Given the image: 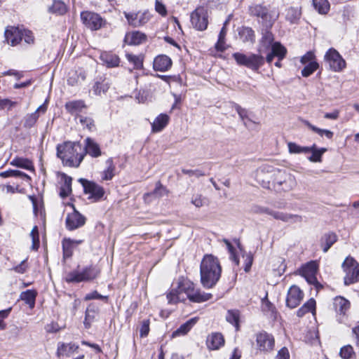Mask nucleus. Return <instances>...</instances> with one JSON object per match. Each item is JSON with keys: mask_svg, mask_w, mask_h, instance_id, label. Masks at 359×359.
<instances>
[{"mask_svg": "<svg viewBox=\"0 0 359 359\" xmlns=\"http://www.w3.org/2000/svg\"><path fill=\"white\" fill-rule=\"evenodd\" d=\"M212 294L201 292L194 287V284L189 280H183L179 283L176 290H172L168 294V303L176 304L189 299L195 303L206 302L212 298Z\"/></svg>", "mask_w": 359, "mask_h": 359, "instance_id": "f257e3e1", "label": "nucleus"}, {"mask_svg": "<svg viewBox=\"0 0 359 359\" xmlns=\"http://www.w3.org/2000/svg\"><path fill=\"white\" fill-rule=\"evenodd\" d=\"M200 273L202 285L207 289L213 287L219 281L222 273L218 259L212 255H205L201 263Z\"/></svg>", "mask_w": 359, "mask_h": 359, "instance_id": "f03ea898", "label": "nucleus"}, {"mask_svg": "<svg viewBox=\"0 0 359 359\" xmlns=\"http://www.w3.org/2000/svg\"><path fill=\"white\" fill-rule=\"evenodd\" d=\"M57 156L63 164L69 167H79L85 154L79 142H67L57 147Z\"/></svg>", "mask_w": 359, "mask_h": 359, "instance_id": "7ed1b4c3", "label": "nucleus"}, {"mask_svg": "<svg viewBox=\"0 0 359 359\" xmlns=\"http://www.w3.org/2000/svg\"><path fill=\"white\" fill-rule=\"evenodd\" d=\"M232 57L238 65L245 66L255 72L258 71L265 61L264 57L260 54L245 55L241 53H235Z\"/></svg>", "mask_w": 359, "mask_h": 359, "instance_id": "20e7f679", "label": "nucleus"}, {"mask_svg": "<svg viewBox=\"0 0 359 359\" xmlns=\"http://www.w3.org/2000/svg\"><path fill=\"white\" fill-rule=\"evenodd\" d=\"M99 273V271L93 266L84 268L82 271H74L67 273L65 276V280L67 283H80L88 281L95 278Z\"/></svg>", "mask_w": 359, "mask_h": 359, "instance_id": "39448f33", "label": "nucleus"}, {"mask_svg": "<svg viewBox=\"0 0 359 359\" xmlns=\"http://www.w3.org/2000/svg\"><path fill=\"white\" fill-rule=\"evenodd\" d=\"M342 268L346 273L344 276L345 285H348L359 280V263L353 257H346L342 264Z\"/></svg>", "mask_w": 359, "mask_h": 359, "instance_id": "423d86ee", "label": "nucleus"}, {"mask_svg": "<svg viewBox=\"0 0 359 359\" xmlns=\"http://www.w3.org/2000/svg\"><path fill=\"white\" fill-rule=\"evenodd\" d=\"M255 212L259 214H266L271 215L276 219L281 220L284 222L290 224L301 223L302 222V217L300 215L273 211L266 207H257Z\"/></svg>", "mask_w": 359, "mask_h": 359, "instance_id": "0eeeda50", "label": "nucleus"}, {"mask_svg": "<svg viewBox=\"0 0 359 359\" xmlns=\"http://www.w3.org/2000/svg\"><path fill=\"white\" fill-rule=\"evenodd\" d=\"M272 182L277 189L283 191L291 190L296 186L294 177L283 170L277 172Z\"/></svg>", "mask_w": 359, "mask_h": 359, "instance_id": "6e6552de", "label": "nucleus"}, {"mask_svg": "<svg viewBox=\"0 0 359 359\" xmlns=\"http://www.w3.org/2000/svg\"><path fill=\"white\" fill-rule=\"evenodd\" d=\"M325 62L334 72H341L346 67V62L339 53L333 48H330L324 56Z\"/></svg>", "mask_w": 359, "mask_h": 359, "instance_id": "1a4fd4ad", "label": "nucleus"}, {"mask_svg": "<svg viewBox=\"0 0 359 359\" xmlns=\"http://www.w3.org/2000/svg\"><path fill=\"white\" fill-rule=\"evenodd\" d=\"M279 170L280 169L272 165L265 163L257 170L255 177L258 182H262L264 186L268 185Z\"/></svg>", "mask_w": 359, "mask_h": 359, "instance_id": "9d476101", "label": "nucleus"}, {"mask_svg": "<svg viewBox=\"0 0 359 359\" xmlns=\"http://www.w3.org/2000/svg\"><path fill=\"white\" fill-rule=\"evenodd\" d=\"M256 344L259 351L269 353L274 349L275 339L272 334L262 331L257 334Z\"/></svg>", "mask_w": 359, "mask_h": 359, "instance_id": "9b49d317", "label": "nucleus"}, {"mask_svg": "<svg viewBox=\"0 0 359 359\" xmlns=\"http://www.w3.org/2000/svg\"><path fill=\"white\" fill-rule=\"evenodd\" d=\"M191 22L199 31L206 29L208 24L207 10L203 7L197 8L191 14Z\"/></svg>", "mask_w": 359, "mask_h": 359, "instance_id": "f8f14e48", "label": "nucleus"}, {"mask_svg": "<svg viewBox=\"0 0 359 359\" xmlns=\"http://www.w3.org/2000/svg\"><path fill=\"white\" fill-rule=\"evenodd\" d=\"M81 19L83 23L92 30L100 29L104 22L103 19L99 14L90 11L82 12Z\"/></svg>", "mask_w": 359, "mask_h": 359, "instance_id": "ddd939ff", "label": "nucleus"}, {"mask_svg": "<svg viewBox=\"0 0 359 359\" xmlns=\"http://www.w3.org/2000/svg\"><path fill=\"white\" fill-rule=\"evenodd\" d=\"M79 181L83 187L85 193L90 195V198L97 201L103 197L104 190L101 186L84 179H80Z\"/></svg>", "mask_w": 359, "mask_h": 359, "instance_id": "4468645a", "label": "nucleus"}, {"mask_svg": "<svg viewBox=\"0 0 359 359\" xmlns=\"http://www.w3.org/2000/svg\"><path fill=\"white\" fill-rule=\"evenodd\" d=\"M65 222L67 229L72 231L83 226L86 218L74 208L73 212L67 215Z\"/></svg>", "mask_w": 359, "mask_h": 359, "instance_id": "2eb2a0df", "label": "nucleus"}, {"mask_svg": "<svg viewBox=\"0 0 359 359\" xmlns=\"http://www.w3.org/2000/svg\"><path fill=\"white\" fill-rule=\"evenodd\" d=\"M302 299L303 292L302 290L297 286L292 285L287 292L286 305L291 309H294L299 305Z\"/></svg>", "mask_w": 359, "mask_h": 359, "instance_id": "dca6fc26", "label": "nucleus"}, {"mask_svg": "<svg viewBox=\"0 0 359 359\" xmlns=\"http://www.w3.org/2000/svg\"><path fill=\"white\" fill-rule=\"evenodd\" d=\"M4 35L6 42L12 46L19 44L22 40V30L16 27H8Z\"/></svg>", "mask_w": 359, "mask_h": 359, "instance_id": "f3484780", "label": "nucleus"}, {"mask_svg": "<svg viewBox=\"0 0 359 359\" xmlns=\"http://www.w3.org/2000/svg\"><path fill=\"white\" fill-rule=\"evenodd\" d=\"M287 54V49L280 42H274L271 46V51L266 55V61L271 63L274 57H278L279 60H282Z\"/></svg>", "mask_w": 359, "mask_h": 359, "instance_id": "a211bd4d", "label": "nucleus"}, {"mask_svg": "<svg viewBox=\"0 0 359 359\" xmlns=\"http://www.w3.org/2000/svg\"><path fill=\"white\" fill-rule=\"evenodd\" d=\"M224 343V336L219 332H212L207 337L206 345L210 350H218Z\"/></svg>", "mask_w": 359, "mask_h": 359, "instance_id": "6ab92c4d", "label": "nucleus"}, {"mask_svg": "<svg viewBox=\"0 0 359 359\" xmlns=\"http://www.w3.org/2000/svg\"><path fill=\"white\" fill-rule=\"evenodd\" d=\"M85 154H87L93 158H97L102 155L100 145L93 139L87 137L85 140Z\"/></svg>", "mask_w": 359, "mask_h": 359, "instance_id": "aec40b11", "label": "nucleus"}, {"mask_svg": "<svg viewBox=\"0 0 359 359\" xmlns=\"http://www.w3.org/2000/svg\"><path fill=\"white\" fill-rule=\"evenodd\" d=\"M153 66L156 71L165 72L171 67L172 60L167 55H158L154 59Z\"/></svg>", "mask_w": 359, "mask_h": 359, "instance_id": "412c9836", "label": "nucleus"}, {"mask_svg": "<svg viewBox=\"0 0 359 359\" xmlns=\"http://www.w3.org/2000/svg\"><path fill=\"white\" fill-rule=\"evenodd\" d=\"M78 348L79 346L74 343H59L56 354L57 357H70L72 353H74L78 350Z\"/></svg>", "mask_w": 359, "mask_h": 359, "instance_id": "4be33fe9", "label": "nucleus"}, {"mask_svg": "<svg viewBox=\"0 0 359 359\" xmlns=\"http://www.w3.org/2000/svg\"><path fill=\"white\" fill-rule=\"evenodd\" d=\"M100 58L103 64L109 68L118 67L120 63L118 56L109 52L102 53Z\"/></svg>", "mask_w": 359, "mask_h": 359, "instance_id": "5701e85b", "label": "nucleus"}, {"mask_svg": "<svg viewBox=\"0 0 359 359\" xmlns=\"http://www.w3.org/2000/svg\"><path fill=\"white\" fill-rule=\"evenodd\" d=\"M169 116L165 114H159L151 123V130L153 133L161 132L168 123Z\"/></svg>", "mask_w": 359, "mask_h": 359, "instance_id": "b1692460", "label": "nucleus"}, {"mask_svg": "<svg viewBox=\"0 0 359 359\" xmlns=\"http://www.w3.org/2000/svg\"><path fill=\"white\" fill-rule=\"evenodd\" d=\"M145 39V34L138 31L128 32L125 36V41L129 45H139Z\"/></svg>", "mask_w": 359, "mask_h": 359, "instance_id": "393cba45", "label": "nucleus"}, {"mask_svg": "<svg viewBox=\"0 0 359 359\" xmlns=\"http://www.w3.org/2000/svg\"><path fill=\"white\" fill-rule=\"evenodd\" d=\"M334 307L337 313L344 315L350 308V302L346 299L339 296L334 299Z\"/></svg>", "mask_w": 359, "mask_h": 359, "instance_id": "a878e982", "label": "nucleus"}, {"mask_svg": "<svg viewBox=\"0 0 359 359\" xmlns=\"http://www.w3.org/2000/svg\"><path fill=\"white\" fill-rule=\"evenodd\" d=\"M46 109V106L45 104H42L37 108L35 112L27 115L25 121V126L27 128L32 127L35 124L39 118V114L45 113Z\"/></svg>", "mask_w": 359, "mask_h": 359, "instance_id": "bb28decb", "label": "nucleus"}, {"mask_svg": "<svg viewBox=\"0 0 359 359\" xmlns=\"http://www.w3.org/2000/svg\"><path fill=\"white\" fill-rule=\"evenodd\" d=\"M86 107L83 100H73L65 104L66 110L71 114H77Z\"/></svg>", "mask_w": 359, "mask_h": 359, "instance_id": "cd10ccee", "label": "nucleus"}, {"mask_svg": "<svg viewBox=\"0 0 359 359\" xmlns=\"http://www.w3.org/2000/svg\"><path fill=\"white\" fill-rule=\"evenodd\" d=\"M249 13L251 15L261 18L264 20H267L269 14L266 8L259 4H253L249 6Z\"/></svg>", "mask_w": 359, "mask_h": 359, "instance_id": "c85d7f7f", "label": "nucleus"}, {"mask_svg": "<svg viewBox=\"0 0 359 359\" xmlns=\"http://www.w3.org/2000/svg\"><path fill=\"white\" fill-rule=\"evenodd\" d=\"M337 241V236L334 233L325 234L321 238V247L324 252H327L331 246Z\"/></svg>", "mask_w": 359, "mask_h": 359, "instance_id": "c756f323", "label": "nucleus"}, {"mask_svg": "<svg viewBox=\"0 0 359 359\" xmlns=\"http://www.w3.org/2000/svg\"><path fill=\"white\" fill-rule=\"evenodd\" d=\"M37 292L34 290H27L20 294V299L29 305V308L33 309L35 305V299Z\"/></svg>", "mask_w": 359, "mask_h": 359, "instance_id": "7c9ffc66", "label": "nucleus"}, {"mask_svg": "<svg viewBox=\"0 0 359 359\" xmlns=\"http://www.w3.org/2000/svg\"><path fill=\"white\" fill-rule=\"evenodd\" d=\"M310 152L312 153L311 156L309 157V160L311 162H321L322 156L327 151L326 148H318L317 146L313 144L311 147H309Z\"/></svg>", "mask_w": 359, "mask_h": 359, "instance_id": "2f4dec72", "label": "nucleus"}, {"mask_svg": "<svg viewBox=\"0 0 359 359\" xmlns=\"http://www.w3.org/2000/svg\"><path fill=\"white\" fill-rule=\"evenodd\" d=\"M63 184L60 187V196L62 198L68 196L72 192V178L67 176L66 175H62Z\"/></svg>", "mask_w": 359, "mask_h": 359, "instance_id": "473e14b6", "label": "nucleus"}, {"mask_svg": "<svg viewBox=\"0 0 359 359\" xmlns=\"http://www.w3.org/2000/svg\"><path fill=\"white\" fill-rule=\"evenodd\" d=\"M239 36L243 42H253L255 32L250 27H243L238 32Z\"/></svg>", "mask_w": 359, "mask_h": 359, "instance_id": "72a5a7b5", "label": "nucleus"}, {"mask_svg": "<svg viewBox=\"0 0 359 359\" xmlns=\"http://www.w3.org/2000/svg\"><path fill=\"white\" fill-rule=\"evenodd\" d=\"M196 323V318H191L182 324L177 330L172 333V337L184 335L189 332L192 326Z\"/></svg>", "mask_w": 359, "mask_h": 359, "instance_id": "f704fd0d", "label": "nucleus"}, {"mask_svg": "<svg viewBox=\"0 0 359 359\" xmlns=\"http://www.w3.org/2000/svg\"><path fill=\"white\" fill-rule=\"evenodd\" d=\"M11 165L27 170H34L32 163L27 158H15L11 162Z\"/></svg>", "mask_w": 359, "mask_h": 359, "instance_id": "c9c22d12", "label": "nucleus"}, {"mask_svg": "<svg viewBox=\"0 0 359 359\" xmlns=\"http://www.w3.org/2000/svg\"><path fill=\"white\" fill-rule=\"evenodd\" d=\"M227 24H228V20H226L225 22L224 23L223 27L222 28V29L219 32V39H218L217 43L215 45L216 49L219 51H224L226 49L224 44H225V37L226 35V26Z\"/></svg>", "mask_w": 359, "mask_h": 359, "instance_id": "e433bc0d", "label": "nucleus"}, {"mask_svg": "<svg viewBox=\"0 0 359 359\" xmlns=\"http://www.w3.org/2000/svg\"><path fill=\"white\" fill-rule=\"evenodd\" d=\"M126 57L128 62L133 65L134 69H141L143 67V57L142 55H136L128 53Z\"/></svg>", "mask_w": 359, "mask_h": 359, "instance_id": "4c0bfd02", "label": "nucleus"}, {"mask_svg": "<svg viewBox=\"0 0 359 359\" xmlns=\"http://www.w3.org/2000/svg\"><path fill=\"white\" fill-rule=\"evenodd\" d=\"M0 177L6 178V177H20L22 179H27L28 180H30V177L25 173L15 170H8L4 172H0Z\"/></svg>", "mask_w": 359, "mask_h": 359, "instance_id": "58836bf2", "label": "nucleus"}, {"mask_svg": "<svg viewBox=\"0 0 359 359\" xmlns=\"http://www.w3.org/2000/svg\"><path fill=\"white\" fill-rule=\"evenodd\" d=\"M313 4L320 14H326L330 10V3L327 0H313Z\"/></svg>", "mask_w": 359, "mask_h": 359, "instance_id": "ea45409f", "label": "nucleus"}, {"mask_svg": "<svg viewBox=\"0 0 359 359\" xmlns=\"http://www.w3.org/2000/svg\"><path fill=\"white\" fill-rule=\"evenodd\" d=\"M305 124L313 132L316 133L321 137H326L327 139L331 140L333 137L334 133L330 130L327 129H321L319 128L311 123H310L309 121H305Z\"/></svg>", "mask_w": 359, "mask_h": 359, "instance_id": "a19ab883", "label": "nucleus"}, {"mask_svg": "<svg viewBox=\"0 0 359 359\" xmlns=\"http://www.w3.org/2000/svg\"><path fill=\"white\" fill-rule=\"evenodd\" d=\"M106 163L107 168L103 171L102 179V180H111L114 176L115 166L111 158H109Z\"/></svg>", "mask_w": 359, "mask_h": 359, "instance_id": "79ce46f5", "label": "nucleus"}, {"mask_svg": "<svg viewBox=\"0 0 359 359\" xmlns=\"http://www.w3.org/2000/svg\"><path fill=\"white\" fill-rule=\"evenodd\" d=\"M226 320L233 324L236 330L239 329V312L237 310H229L226 316Z\"/></svg>", "mask_w": 359, "mask_h": 359, "instance_id": "37998d69", "label": "nucleus"}, {"mask_svg": "<svg viewBox=\"0 0 359 359\" xmlns=\"http://www.w3.org/2000/svg\"><path fill=\"white\" fill-rule=\"evenodd\" d=\"M287 147L290 154H308L310 152L309 147H302L294 142H288Z\"/></svg>", "mask_w": 359, "mask_h": 359, "instance_id": "c03bdc74", "label": "nucleus"}, {"mask_svg": "<svg viewBox=\"0 0 359 359\" xmlns=\"http://www.w3.org/2000/svg\"><path fill=\"white\" fill-rule=\"evenodd\" d=\"M109 88V83L102 80V81H97L93 86V91L95 95H101V93H106Z\"/></svg>", "mask_w": 359, "mask_h": 359, "instance_id": "a18cd8bd", "label": "nucleus"}, {"mask_svg": "<svg viewBox=\"0 0 359 359\" xmlns=\"http://www.w3.org/2000/svg\"><path fill=\"white\" fill-rule=\"evenodd\" d=\"M48 11L53 13L62 15L66 12V6L62 1L55 0Z\"/></svg>", "mask_w": 359, "mask_h": 359, "instance_id": "49530a36", "label": "nucleus"}, {"mask_svg": "<svg viewBox=\"0 0 359 359\" xmlns=\"http://www.w3.org/2000/svg\"><path fill=\"white\" fill-rule=\"evenodd\" d=\"M124 14L128 23L133 27H138L144 23V22L142 21V18H139L138 13H125Z\"/></svg>", "mask_w": 359, "mask_h": 359, "instance_id": "de8ad7c7", "label": "nucleus"}, {"mask_svg": "<svg viewBox=\"0 0 359 359\" xmlns=\"http://www.w3.org/2000/svg\"><path fill=\"white\" fill-rule=\"evenodd\" d=\"M339 355L343 359H355V353L351 345L343 346L340 350Z\"/></svg>", "mask_w": 359, "mask_h": 359, "instance_id": "09e8293b", "label": "nucleus"}, {"mask_svg": "<svg viewBox=\"0 0 359 359\" xmlns=\"http://www.w3.org/2000/svg\"><path fill=\"white\" fill-rule=\"evenodd\" d=\"M301 11L298 8H290L286 14V18L292 23L295 22L300 18Z\"/></svg>", "mask_w": 359, "mask_h": 359, "instance_id": "8fccbe9b", "label": "nucleus"}, {"mask_svg": "<svg viewBox=\"0 0 359 359\" xmlns=\"http://www.w3.org/2000/svg\"><path fill=\"white\" fill-rule=\"evenodd\" d=\"M168 194V191L166 189L165 187L162 185L160 182H156L155 189L152 193L146 194L144 195V198L147 196H149L151 195H155L157 197H162Z\"/></svg>", "mask_w": 359, "mask_h": 359, "instance_id": "3c124183", "label": "nucleus"}, {"mask_svg": "<svg viewBox=\"0 0 359 359\" xmlns=\"http://www.w3.org/2000/svg\"><path fill=\"white\" fill-rule=\"evenodd\" d=\"M318 270V265L315 262L306 264L301 270L302 276L316 274Z\"/></svg>", "mask_w": 359, "mask_h": 359, "instance_id": "603ef678", "label": "nucleus"}, {"mask_svg": "<svg viewBox=\"0 0 359 359\" xmlns=\"http://www.w3.org/2000/svg\"><path fill=\"white\" fill-rule=\"evenodd\" d=\"M318 67L319 65L316 61L306 64L305 65L304 68L302 70V75L304 77H308L311 75Z\"/></svg>", "mask_w": 359, "mask_h": 359, "instance_id": "864d4df0", "label": "nucleus"}, {"mask_svg": "<svg viewBox=\"0 0 359 359\" xmlns=\"http://www.w3.org/2000/svg\"><path fill=\"white\" fill-rule=\"evenodd\" d=\"M191 202L196 208H201L206 204L207 199L201 194H194L191 197Z\"/></svg>", "mask_w": 359, "mask_h": 359, "instance_id": "5fc2aeb1", "label": "nucleus"}, {"mask_svg": "<svg viewBox=\"0 0 359 359\" xmlns=\"http://www.w3.org/2000/svg\"><path fill=\"white\" fill-rule=\"evenodd\" d=\"M30 236L32 241V249L36 250L39 247V230L36 226H34L32 229Z\"/></svg>", "mask_w": 359, "mask_h": 359, "instance_id": "6e6d98bb", "label": "nucleus"}, {"mask_svg": "<svg viewBox=\"0 0 359 359\" xmlns=\"http://www.w3.org/2000/svg\"><path fill=\"white\" fill-rule=\"evenodd\" d=\"M79 122L83 128H86L88 130L91 131L95 128L94 121L90 117L79 116Z\"/></svg>", "mask_w": 359, "mask_h": 359, "instance_id": "4d7b16f0", "label": "nucleus"}, {"mask_svg": "<svg viewBox=\"0 0 359 359\" xmlns=\"http://www.w3.org/2000/svg\"><path fill=\"white\" fill-rule=\"evenodd\" d=\"M273 40L274 38L272 33L266 31L265 33L263 34L261 42L266 47H269L270 46H272V44L274 43Z\"/></svg>", "mask_w": 359, "mask_h": 359, "instance_id": "13d9d810", "label": "nucleus"}, {"mask_svg": "<svg viewBox=\"0 0 359 359\" xmlns=\"http://www.w3.org/2000/svg\"><path fill=\"white\" fill-rule=\"evenodd\" d=\"M149 323H150V322H149V320H148V319L144 320L142 322V325L140 328V337H142V338L146 337L149 334Z\"/></svg>", "mask_w": 359, "mask_h": 359, "instance_id": "bf43d9fd", "label": "nucleus"}, {"mask_svg": "<svg viewBox=\"0 0 359 359\" xmlns=\"http://www.w3.org/2000/svg\"><path fill=\"white\" fill-rule=\"evenodd\" d=\"M316 56L313 51H309L305 55H304L301 59L300 62L303 65L309 64L311 62H316Z\"/></svg>", "mask_w": 359, "mask_h": 359, "instance_id": "052dcab7", "label": "nucleus"}, {"mask_svg": "<svg viewBox=\"0 0 359 359\" xmlns=\"http://www.w3.org/2000/svg\"><path fill=\"white\" fill-rule=\"evenodd\" d=\"M98 311V307L94 304H90L86 311V318L85 320L93 318L94 314L97 313Z\"/></svg>", "mask_w": 359, "mask_h": 359, "instance_id": "680f3d73", "label": "nucleus"}, {"mask_svg": "<svg viewBox=\"0 0 359 359\" xmlns=\"http://www.w3.org/2000/svg\"><path fill=\"white\" fill-rule=\"evenodd\" d=\"M11 311V308L0 311V330H4L6 327V324L4 323V320L8 316Z\"/></svg>", "mask_w": 359, "mask_h": 359, "instance_id": "e2e57ef3", "label": "nucleus"}, {"mask_svg": "<svg viewBox=\"0 0 359 359\" xmlns=\"http://www.w3.org/2000/svg\"><path fill=\"white\" fill-rule=\"evenodd\" d=\"M84 299L86 301H89L91 299H105V300H107V297L103 296V295L99 294L97 291H93V292L87 294L85 296Z\"/></svg>", "mask_w": 359, "mask_h": 359, "instance_id": "0e129e2a", "label": "nucleus"}, {"mask_svg": "<svg viewBox=\"0 0 359 359\" xmlns=\"http://www.w3.org/2000/svg\"><path fill=\"white\" fill-rule=\"evenodd\" d=\"M17 104L16 102H13L8 99H0V109H10Z\"/></svg>", "mask_w": 359, "mask_h": 359, "instance_id": "69168bd1", "label": "nucleus"}, {"mask_svg": "<svg viewBox=\"0 0 359 359\" xmlns=\"http://www.w3.org/2000/svg\"><path fill=\"white\" fill-rule=\"evenodd\" d=\"M22 39L28 44H33L34 43L33 33L29 30H22Z\"/></svg>", "mask_w": 359, "mask_h": 359, "instance_id": "338daca9", "label": "nucleus"}, {"mask_svg": "<svg viewBox=\"0 0 359 359\" xmlns=\"http://www.w3.org/2000/svg\"><path fill=\"white\" fill-rule=\"evenodd\" d=\"M276 358V359H290V356L288 349L286 347H283L278 351Z\"/></svg>", "mask_w": 359, "mask_h": 359, "instance_id": "774afa93", "label": "nucleus"}]
</instances>
